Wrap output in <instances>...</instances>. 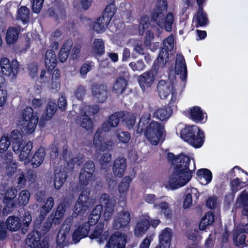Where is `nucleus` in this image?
I'll use <instances>...</instances> for the list:
<instances>
[{
  "label": "nucleus",
  "mask_w": 248,
  "mask_h": 248,
  "mask_svg": "<svg viewBox=\"0 0 248 248\" xmlns=\"http://www.w3.org/2000/svg\"><path fill=\"white\" fill-rule=\"evenodd\" d=\"M101 129H97L94 134L93 140V144L97 150L105 152L111 150L114 146L115 142L112 137L107 136H101Z\"/></svg>",
  "instance_id": "nucleus-6"
},
{
  "label": "nucleus",
  "mask_w": 248,
  "mask_h": 248,
  "mask_svg": "<svg viewBox=\"0 0 248 248\" xmlns=\"http://www.w3.org/2000/svg\"><path fill=\"white\" fill-rule=\"evenodd\" d=\"M66 177V172L64 169L55 170L54 186L56 189H59L61 187L65 182Z\"/></svg>",
  "instance_id": "nucleus-28"
},
{
  "label": "nucleus",
  "mask_w": 248,
  "mask_h": 248,
  "mask_svg": "<svg viewBox=\"0 0 248 248\" xmlns=\"http://www.w3.org/2000/svg\"><path fill=\"white\" fill-rule=\"evenodd\" d=\"M93 173L90 171H86L85 170H81L79 176V185L81 189L90 185L93 180Z\"/></svg>",
  "instance_id": "nucleus-29"
},
{
  "label": "nucleus",
  "mask_w": 248,
  "mask_h": 248,
  "mask_svg": "<svg viewBox=\"0 0 248 248\" xmlns=\"http://www.w3.org/2000/svg\"><path fill=\"white\" fill-rule=\"evenodd\" d=\"M17 191L16 189L10 188L8 189L5 193L3 198V202L5 204V209H8L9 211L11 209L15 206V203L12 200L16 197Z\"/></svg>",
  "instance_id": "nucleus-26"
},
{
  "label": "nucleus",
  "mask_w": 248,
  "mask_h": 248,
  "mask_svg": "<svg viewBox=\"0 0 248 248\" xmlns=\"http://www.w3.org/2000/svg\"><path fill=\"white\" fill-rule=\"evenodd\" d=\"M172 111L169 107L160 108L155 110L154 115L161 121H164L170 116Z\"/></svg>",
  "instance_id": "nucleus-37"
},
{
  "label": "nucleus",
  "mask_w": 248,
  "mask_h": 248,
  "mask_svg": "<svg viewBox=\"0 0 248 248\" xmlns=\"http://www.w3.org/2000/svg\"><path fill=\"white\" fill-rule=\"evenodd\" d=\"M38 117L33 113L32 108H26L23 111L22 117L19 121L20 128L23 133L31 134L36 128Z\"/></svg>",
  "instance_id": "nucleus-3"
},
{
  "label": "nucleus",
  "mask_w": 248,
  "mask_h": 248,
  "mask_svg": "<svg viewBox=\"0 0 248 248\" xmlns=\"http://www.w3.org/2000/svg\"><path fill=\"white\" fill-rule=\"evenodd\" d=\"M56 7L50 12V15L56 19L64 20L66 17V11L63 3L61 1H55Z\"/></svg>",
  "instance_id": "nucleus-27"
},
{
  "label": "nucleus",
  "mask_w": 248,
  "mask_h": 248,
  "mask_svg": "<svg viewBox=\"0 0 248 248\" xmlns=\"http://www.w3.org/2000/svg\"><path fill=\"white\" fill-rule=\"evenodd\" d=\"M45 65L48 70L53 69L57 65V57L54 52L52 50L47 51L45 54Z\"/></svg>",
  "instance_id": "nucleus-30"
},
{
  "label": "nucleus",
  "mask_w": 248,
  "mask_h": 248,
  "mask_svg": "<svg viewBox=\"0 0 248 248\" xmlns=\"http://www.w3.org/2000/svg\"><path fill=\"white\" fill-rule=\"evenodd\" d=\"M125 115L123 111L115 112L111 115L108 120L102 124L101 127L98 129H101L105 132H109L112 128H115L118 125L120 120L123 118Z\"/></svg>",
  "instance_id": "nucleus-13"
},
{
  "label": "nucleus",
  "mask_w": 248,
  "mask_h": 248,
  "mask_svg": "<svg viewBox=\"0 0 248 248\" xmlns=\"http://www.w3.org/2000/svg\"><path fill=\"white\" fill-rule=\"evenodd\" d=\"M129 187V184L125 178L123 179L122 182L120 184L118 191L121 196L125 195Z\"/></svg>",
  "instance_id": "nucleus-58"
},
{
  "label": "nucleus",
  "mask_w": 248,
  "mask_h": 248,
  "mask_svg": "<svg viewBox=\"0 0 248 248\" xmlns=\"http://www.w3.org/2000/svg\"><path fill=\"white\" fill-rule=\"evenodd\" d=\"M244 233H248V224L243 225L236 229L233 233V239L237 240L239 235Z\"/></svg>",
  "instance_id": "nucleus-62"
},
{
  "label": "nucleus",
  "mask_w": 248,
  "mask_h": 248,
  "mask_svg": "<svg viewBox=\"0 0 248 248\" xmlns=\"http://www.w3.org/2000/svg\"><path fill=\"white\" fill-rule=\"evenodd\" d=\"M204 0H197L198 9L193 16V22L196 28L203 27L209 23L208 15L203 9Z\"/></svg>",
  "instance_id": "nucleus-7"
},
{
  "label": "nucleus",
  "mask_w": 248,
  "mask_h": 248,
  "mask_svg": "<svg viewBox=\"0 0 248 248\" xmlns=\"http://www.w3.org/2000/svg\"><path fill=\"white\" fill-rule=\"evenodd\" d=\"M127 168L126 161L124 157H118L114 161L112 168L113 174L119 178L122 177Z\"/></svg>",
  "instance_id": "nucleus-19"
},
{
  "label": "nucleus",
  "mask_w": 248,
  "mask_h": 248,
  "mask_svg": "<svg viewBox=\"0 0 248 248\" xmlns=\"http://www.w3.org/2000/svg\"><path fill=\"white\" fill-rule=\"evenodd\" d=\"M167 158L169 163L174 166V170L169 180L164 182L163 185L166 188L174 190L180 188L186 184V155L182 153L175 155L171 153L167 154Z\"/></svg>",
  "instance_id": "nucleus-1"
},
{
  "label": "nucleus",
  "mask_w": 248,
  "mask_h": 248,
  "mask_svg": "<svg viewBox=\"0 0 248 248\" xmlns=\"http://www.w3.org/2000/svg\"><path fill=\"white\" fill-rule=\"evenodd\" d=\"M127 86V81L122 77L118 78L115 82L113 90L117 94H122L125 90Z\"/></svg>",
  "instance_id": "nucleus-41"
},
{
  "label": "nucleus",
  "mask_w": 248,
  "mask_h": 248,
  "mask_svg": "<svg viewBox=\"0 0 248 248\" xmlns=\"http://www.w3.org/2000/svg\"><path fill=\"white\" fill-rule=\"evenodd\" d=\"M188 118L195 124H205L208 119L207 113L201 107L194 106L187 110Z\"/></svg>",
  "instance_id": "nucleus-9"
},
{
  "label": "nucleus",
  "mask_w": 248,
  "mask_h": 248,
  "mask_svg": "<svg viewBox=\"0 0 248 248\" xmlns=\"http://www.w3.org/2000/svg\"><path fill=\"white\" fill-rule=\"evenodd\" d=\"M30 193L28 190H23L21 191L18 195V201L20 205H25L29 201Z\"/></svg>",
  "instance_id": "nucleus-50"
},
{
  "label": "nucleus",
  "mask_w": 248,
  "mask_h": 248,
  "mask_svg": "<svg viewBox=\"0 0 248 248\" xmlns=\"http://www.w3.org/2000/svg\"><path fill=\"white\" fill-rule=\"evenodd\" d=\"M54 204V199L52 197H49L45 204L42 206L40 211L41 216L44 218L48 212L52 209Z\"/></svg>",
  "instance_id": "nucleus-45"
},
{
  "label": "nucleus",
  "mask_w": 248,
  "mask_h": 248,
  "mask_svg": "<svg viewBox=\"0 0 248 248\" xmlns=\"http://www.w3.org/2000/svg\"><path fill=\"white\" fill-rule=\"evenodd\" d=\"M111 159V155L108 153L104 154L101 157L100 164L103 169H106L108 167V163Z\"/></svg>",
  "instance_id": "nucleus-59"
},
{
  "label": "nucleus",
  "mask_w": 248,
  "mask_h": 248,
  "mask_svg": "<svg viewBox=\"0 0 248 248\" xmlns=\"http://www.w3.org/2000/svg\"><path fill=\"white\" fill-rule=\"evenodd\" d=\"M236 202L242 207L248 206V192L246 190H243L238 195Z\"/></svg>",
  "instance_id": "nucleus-51"
},
{
  "label": "nucleus",
  "mask_w": 248,
  "mask_h": 248,
  "mask_svg": "<svg viewBox=\"0 0 248 248\" xmlns=\"http://www.w3.org/2000/svg\"><path fill=\"white\" fill-rule=\"evenodd\" d=\"M139 83L143 90L150 87L155 80V77L152 70L146 72L138 77Z\"/></svg>",
  "instance_id": "nucleus-21"
},
{
  "label": "nucleus",
  "mask_w": 248,
  "mask_h": 248,
  "mask_svg": "<svg viewBox=\"0 0 248 248\" xmlns=\"http://www.w3.org/2000/svg\"><path fill=\"white\" fill-rule=\"evenodd\" d=\"M70 227L68 224H62L57 235V243L61 246H65L67 244L69 236Z\"/></svg>",
  "instance_id": "nucleus-24"
},
{
  "label": "nucleus",
  "mask_w": 248,
  "mask_h": 248,
  "mask_svg": "<svg viewBox=\"0 0 248 248\" xmlns=\"http://www.w3.org/2000/svg\"><path fill=\"white\" fill-rule=\"evenodd\" d=\"M72 45L73 42L71 40H67L63 45L59 54V59L60 62H63L66 60L70 54V50Z\"/></svg>",
  "instance_id": "nucleus-33"
},
{
  "label": "nucleus",
  "mask_w": 248,
  "mask_h": 248,
  "mask_svg": "<svg viewBox=\"0 0 248 248\" xmlns=\"http://www.w3.org/2000/svg\"><path fill=\"white\" fill-rule=\"evenodd\" d=\"M150 118L149 113H145L139 123L137 131L139 133L144 131V135L151 143L156 145L160 140H164V127L155 121L149 123Z\"/></svg>",
  "instance_id": "nucleus-2"
},
{
  "label": "nucleus",
  "mask_w": 248,
  "mask_h": 248,
  "mask_svg": "<svg viewBox=\"0 0 248 248\" xmlns=\"http://www.w3.org/2000/svg\"><path fill=\"white\" fill-rule=\"evenodd\" d=\"M235 193L233 192L228 193L225 196L224 203L227 206H230L233 202L235 197Z\"/></svg>",
  "instance_id": "nucleus-64"
},
{
  "label": "nucleus",
  "mask_w": 248,
  "mask_h": 248,
  "mask_svg": "<svg viewBox=\"0 0 248 248\" xmlns=\"http://www.w3.org/2000/svg\"><path fill=\"white\" fill-rule=\"evenodd\" d=\"M93 99L99 103H103L108 97L107 87L104 84L95 85L92 88Z\"/></svg>",
  "instance_id": "nucleus-18"
},
{
  "label": "nucleus",
  "mask_w": 248,
  "mask_h": 248,
  "mask_svg": "<svg viewBox=\"0 0 248 248\" xmlns=\"http://www.w3.org/2000/svg\"><path fill=\"white\" fill-rule=\"evenodd\" d=\"M45 155V152L44 148L39 149L35 153L31 159L32 165L34 168L39 166L43 162Z\"/></svg>",
  "instance_id": "nucleus-34"
},
{
  "label": "nucleus",
  "mask_w": 248,
  "mask_h": 248,
  "mask_svg": "<svg viewBox=\"0 0 248 248\" xmlns=\"http://www.w3.org/2000/svg\"><path fill=\"white\" fill-rule=\"evenodd\" d=\"M32 148V144L31 142H23V144L20 147V154L19 155V159L21 160H25L28 158L31 151Z\"/></svg>",
  "instance_id": "nucleus-40"
},
{
  "label": "nucleus",
  "mask_w": 248,
  "mask_h": 248,
  "mask_svg": "<svg viewBox=\"0 0 248 248\" xmlns=\"http://www.w3.org/2000/svg\"><path fill=\"white\" fill-rule=\"evenodd\" d=\"M205 141L204 132L197 125H187V143L195 148H201Z\"/></svg>",
  "instance_id": "nucleus-4"
},
{
  "label": "nucleus",
  "mask_w": 248,
  "mask_h": 248,
  "mask_svg": "<svg viewBox=\"0 0 248 248\" xmlns=\"http://www.w3.org/2000/svg\"><path fill=\"white\" fill-rule=\"evenodd\" d=\"M129 65L134 71H141L145 67V65L141 60L131 62Z\"/></svg>",
  "instance_id": "nucleus-55"
},
{
  "label": "nucleus",
  "mask_w": 248,
  "mask_h": 248,
  "mask_svg": "<svg viewBox=\"0 0 248 248\" xmlns=\"http://www.w3.org/2000/svg\"><path fill=\"white\" fill-rule=\"evenodd\" d=\"M89 199V193L87 191H82L75 204L72 214L73 217H76L79 215H83L89 210L90 205Z\"/></svg>",
  "instance_id": "nucleus-8"
},
{
  "label": "nucleus",
  "mask_w": 248,
  "mask_h": 248,
  "mask_svg": "<svg viewBox=\"0 0 248 248\" xmlns=\"http://www.w3.org/2000/svg\"><path fill=\"white\" fill-rule=\"evenodd\" d=\"M99 111V107L98 105L87 106L83 105L80 107L81 114H94Z\"/></svg>",
  "instance_id": "nucleus-46"
},
{
  "label": "nucleus",
  "mask_w": 248,
  "mask_h": 248,
  "mask_svg": "<svg viewBox=\"0 0 248 248\" xmlns=\"http://www.w3.org/2000/svg\"><path fill=\"white\" fill-rule=\"evenodd\" d=\"M26 242L31 248H49V244L46 240L40 241V234L38 231H33L30 233Z\"/></svg>",
  "instance_id": "nucleus-15"
},
{
  "label": "nucleus",
  "mask_w": 248,
  "mask_h": 248,
  "mask_svg": "<svg viewBox=\"0 0 248 248\" xmlns=\"http://www.w3.org/2000/svg\"><path fill=\"white\" fill-rule=\"evenodd\" d=\"M150 221L148 219L144 218L140 221L136 225L135 233L137 236L144 234L149 228Z\"/></svg>",
  "instance_id": "nucleus-35"
},
{
  "label": "nucleus",
  "mask_w": 248,
  "mask_h": 248,
  "mask_svg": "<svg viewBox=\"0 0 248 248\" xmlns=\"http://www.w3.org/2000/svg\"><path fill=\"white\" fill-rule=\"evenodd\" d=\"M187 238L192 241L200 240L202 239V236L200 234V232L198 229L192 230L187 234Z\"/></svg>",
  "instance_id": "nucleus-60"
},
{
  "label": "nucleus",
  "mask_w": 248,
  "mask_h": 248,
  "mask_svg": "<svg viewBox=\"0 0 248 248\" xmlns=\"http://www.w3.org/2000/svg\"><path fill=\"white\" fill-rule=\"evenodd\" d=\"M196 164L194 158L187 155V183L191 179L193 174H195Z\"/></svg>",
  "instance_id": "nucleus-42"
},
{
  "label": "nucleus",
  "mask_w": 248,
  "mask_h": 248,
  "mask_svg": "<svg viewBox=\"0 0 248 248\" xmlns=\"http://www.w3.org/2000/svg\"><path fill=\"white\" fill-rule=\"evenodd\" d=\"M1 72L10 78L11 80H14L16 78L19 72V65L16 60L12 62L6 57H2L0 60Z\"/></svg>",
  "instance_id": "nucleus-5"
},
{
  "label": "nucleus",
  "mask_w": 248,
  "mask_h": 248,
  "mask_svg": "<svg viewBox=\"0 0 248 248\" xmlns=\"http://www.w3.org/2000/svg\"><path fill=\"white\" fill-rule=\"evenodd\" d=\"M100 202L106 206L103 213V217L105 220H109L112 215L116 201L113 199H109L107 194H103L100 197Z\"/></svg>",
  "instance_id": "nucleus-16"
},
{
  "label": "nucleus",
  "mask_w": 248,
  "mask_h": 248,
  "mask_svg": "<svg viewBox=\"0 0 248 248\" xmlns=\"http://www.w3.org/2000/svg\"><path fill=\"white\" fill-rule=\"evenodd\" d=\"M9 138L12 142L14 152L15 153H18L23 142H24L21 134L18 130H14L11 133Z\"/></svg>",
  "instance_id": "nucleus-20"
},
{
  "label": "nucleus",
  "mask_w": 248,
  "mask_h": 248,
  "mask_svg": "<svg viewBox=\"0 0 248 248\" xmlns=\"http://www.w3.org/2000/svg\"><path fill=\"white\" fill-rule=\"evenodd\" d=\"M11 141L7 136H2L0 140V152L6 151L10 145Z\"/></svg>",
  "instance_id": "nucleus-54"
},
{
  "label": "nucleus",
  "mask_w": 248,
  "mask_h": 248,
  "mask_svg": "<svg viewBox=\"0 0 248 248\" xmlns=\"http://www.w3.org/2000/svg\"><path fill=\"white\" fill-rule=\"evenodd\" d=\"M62 155L65 161H68L67 164L70 169H72L75 165L79 166L83 162L82 155H78L71 158V154L69 153L67 146H64L63 147Z\"/></svg>",
  "instance_id": "nucleus-23"
},
{
  "label": "nucleus",
  "mask_w": 248,
  "mask_h": 248,
  "mask_svg": "<svg viewBox=\"0 0 248 248\" xmlns=\"http://www.w3.org/2000/svg\"><path fill=\"white\" fill-rule=\"evenodd\" d=\"M84 116L80 122V125L86 130L92 129L93 127V123L91 119L87 114H83Z\"/></svg>",
  "instance_id": "nucleus-52"
},
{
  "label": "nucleus",
  "mask_w": 248,
  "mask_h": 248,
  "mask_svg": "<svg viewBox=\"0 0 248 248\" xmlns=\"http://www.w3.org/2000/svg\"><path fill=\"white\" fill-rule=\"evenodd\" d=\"M17 18L23 22L26 23L29 21L30 18V11L26 6H22L18 10Z\"/></svg>",
  "instance_id": "nucleus-48"
},
{
  "label": "nucleus",
  "mask_w": 248,
  "mask_h": 248,
  "mask_svg": "<svg viewBox=\"0 0 248 248\" xmlns=\"http://www.w3.org/2000/svg\"><path fill=\"white\" fill-rule=\"evenodd\" d=\"M115 12V6L112 4H108L103 14V17L106 19L108 18V21H110Z\"/></svg>",
  "instance_id": "nucleus-53"
},
{
  "label": "nucleus",
  "mask_w": 248,
  "mask_h": 248,
  "mask_svg": "<svg viewBox=\"0 0 248 248\" xmlns=\"http://www.w3.org/2000/svg\"><path fill=\"white\" fill-rule=\"evenodd\" d=\"M104 229V223L100 222L98 223L95 227L93 233L90 235L91 239H94L98 238L103 232Z\"/></svg>",
  "instance_id": "nucleus-57"
},
{
  "label": "nucleus",
  "mask_w": 248,
  "mask_h": 248,
  "mask_svg": "<svg viewBox=\"0 0 248 248\" xmlns=\"http://www.w3.org/2000/svg\"><path fill=\"white\" fill-rule=\"evenodd\" d=\"M154 207L155 208H158L160 210L161 213H163L164 211L168 209L170 206L169 204L166 202H160L155 203L154 204Z\"/></svg>",
  "instance_id": "nucleus-63"
},
{
  "label": "nucleus",
  "mask_w": 248,
  "mask_h": 248,
  "mask_svg": "<svg viewBox=\"0 0 248 248\" xmlns=\"http://www.w3.org/2000/svg\"><path fill=\"white\" fill-rule=\"evenodd\" d=\"M163 46L165 50H162L159 53L157 58V62L158 66L163 68L165 67L166 63L169 60V53L168 51H171L174 46V39L173 37L171 35L168 37L167 39L164 40L163 42Z\"/></svg>",
  "instance_id": "nucleus-11"
},
{
  "label": "nucleus",
  "mask_w": 248,
  "mask_h": 248,
  "mask_svg": "<svg viewBox=\"0 0 248 248\" xmlns=\"http://www.w3.org/2000/svg\"><path fill=\"white\" fill-rule=\"evenodd\" d=\"M92 49L94 53L99 55L104 53L105 46L103 40L101 39H95Z\"/></svg>",
  "instance_id": "nucleus-44"
},
{
  "label": "nucleus",
  "mask_w": 248,
  "mask_h": 248,
  "mask_svg": "<svg viewBox=\"0 0 248 248\" xmlns=\"http://www.w3.org/2000/svg\"><path fill=\"white\" fill-rule=\"evenodd\" d=\"M65 212V206L63 204H60L56 211L55 216L52 219V223L54 224H60Z\"/></svg>",
  "instance_id": "nucleus-43"
},
{
  "label": "nucleus",
  "mask_w": 248,
  "mask_h": 248,
  "mask_svg": "<svg viewBox=\"0 0 248 248\" xmlns=\"http://www.w3.org/2000/svg\"><path fill=\"white\" fill-rule=\"evenodd\" d=\"M21 221L16 217L10 216L8 217L6 222L7 229L11 231H16L21 226Z\"/></svg>",
  "instance_id": "nucleus-32"
},
{
  "label": "nucleus",
  "mask_w": 248,
  "mask_h": 248,
  "mask_svg": "<svg viewBox=\"0 0 248 248\" xmlns=\"http://www.w3.org/2000/svg\"><path fill=\"white\" fill-rule=\"evenodd\" d=\"M90 225L89 223L85 222L82 226H79L73 234V240L75 243H78L79 240L87 236L90 230Z\"/></svg>",
  "instance_id": "nucleus-25"
},
{
  "label": "nucleus",
  "mask_w": 248,
  "mask_h": 248,
  "mask_svg": "<svg viewBox=\"0 0 248 248\" xmlns=\"http://www.w3.org/2000/svg\"><path fill=\"white\" fill-rule=\"evenodd\" d=\"M153 19L160 27H165L166 31H170L172 29L173 21V16L172 14L169 13L166 17L162 12H155L153 15Z\"/></svg>",
  "instance_id": "nucleus-14"
},
{
  "label": "nucleus",
  "mask_w": 248,
  "mask_h": 248,
  "mask_svg": "<svg viewBox=\"0 0 248 248\" xmlns=\"http://www.w3.org/2000/svg\"><path fill=\"white\" fill-rule=\"evenodd\" d=\"M157 91L158 95L161 99H166L171 94V102L173 103L175 101L176 93L173 90V85L170 82L164 80H160L157 85Z\"/></svg>",
  "instance_id": "nucleus-10"
},
{
  "label": "nucleus",
  "mask_w": 248,
  "mask_h": 248,
  "mask_svg": "<svg viewBox=\"0 0 248 248\" xmlns=\"http://www.w3.org/2000/svg\"><path fill=\"white\" fill-rule=\"evenodd\" d=\"M213 175L211 170L208 169L202 168L198 170L196 173V179L201 181L204 179L205 180V184L210 183L212 180Z\"/></svg>",
  "instance_id": "nucleus-31"
},
{
  "label": "nucleus",
  "mask_w": 248,
  "mask_h": 248,
  "mask_svg": "<svg viewBox=\"0 0 248 248\" xmlns=\"http://www.w3.org/2000/svg\"><path fill=\"white\" fill-rule=\"evenodd\" d=\"M125 114L124 118V121L127 127L129 128L132 127L135 123V117L132 113L124 112Z\"/></svg>",
  "instance_id": "nucleus-56"
},
{
  "label": "nucleus",
  "mask_w": 248,
  "mask_h": 248,
  "mask_svg": "<svg viewBox=\"0 0 248 248\" xmlns=\"http://www.w3.org/2000/svg\"><path fill=\"white\" fill-rule=\"evenodd\" d=\"M18 31L16 28L10 27L7 31L6 41L8 45L15 43L18 37Z\"/></svg>",
  "instance_id": "nucleus-38"
},
{
  "label": "nucleus",
  "mask_w": 248,
  "mask_h": 248,
  "mask_svg": "<svg viewBox=\"0 0 248 248\" xmlns=\"http://www.w3.org/2000/svg\"><path fill=\"white\" fill-rule=\"evenodd\" d=\"M57 109L56 104L52 101H49L46 108V116L45 119L47 120L51 118L56 112Z\"/></svg>",
  "instance_id": "nucleus-49"
},
{
  "label": "nucleus",
  "mask_w": 248,
  "mask_h": 248,
  "mask_svg": "<svg viewBox=\"0 0 248 248\" xmlns=\"http://www.w3.org/2000/svg\"><path fill=\"white\" fill-rule=\"evenodd\" d=\"M109 22L108 18L106 19L104 17L101 16L98 18L94 23L93 29L98 33L102 32L105 31Z\"/></svg>",
  "instance_id": "nucleus-39"
},
{
  "label": "nucleus",
  "mask_w": 248,
  "mask_h": 248,
  "mask_svg": "<svg viewBox=\"0 0 248 248\" xmlns=\"http://www.w3.org/2000/svg\"><path fill=\"white\" fill-rule=\"evenodd\" d=\"M131 217L130 213L126 210L118 212L114 217L113 227L116 230L123 229L127 227L130 223Z\"/></svg>",
  "instance_id": "nucleus-12"
},
{
  "label": "nucleus",
  "mask_w": 248,
  "mask_h": 248,
  "mask_svg": "<svg viewBox=\"0 0 248 248\" xmlns=\"http://www.w3.org/2000/svg\"><path fill=\"white\" fill-rule=\"evenodd\" d=\"M171 235L172 232L170 229L166 228L163 230L159 236V243L170 246Z\"/></svg>",
  "instance_id": "nucleus-36"
},
{
  "label": "nucleus",
  "mask_w": 248,
  "mask_h": 248,
  "mask_svg": "<svg viewBox=\"0 0 248 248\" xmlns=\"http://www.w3.org/2000/svg\"><path fill=\"white\" fill-rule=\"evenodd\" d=\"M116 137L120 141L124 143L128 142L131 138L130 134L127 132H118Z\"/></svg>",
  "instance_id": "nucleus-61"
},
{
  "label": "nucleus",
  "mask_w": 248,
  "mask_h": 248,
  "mask_svg": "<svg viewBox=\"0 0 248 248\" xmlns=\"http://www.w3.org/2000/svg\"><path fill=\"white\" fill-rule=\"evenodd\" d=\"M175 72L177 75H180V78L183 81L185 80L186 78V64L184 57L180 54L176 56Z\"/></svg>",
  "instance_id": "nucleus-22"
},
{
  "label": "nucleus",
  "mask_w": 248,
  "mask_h": 248,
  "mask_svg": "<svg viewBox=\"0 0 248 248\" xmlns=\"http://www.w3.org/2000/svg\"><path fill=\"white\" fill-rule=\"evenodd\" d=\"M191 192H189V189L187 188V208L190 207L192 204V200L195 201L198 200L200 193L197 189L192 188L190 189Z\"/></svg>",
  "instance_id": "nucleus-47"
},
{
  "label": "nucleus",
  "mask_w": 248,
  "mask_h": 248,
  "mask_svg": "<svg viewBox=\"0 0 248 248\" xmlns=\"http://www.w3.org/2000/svg\"><path fill=\"white\" fill-rule=\"evenodd\" d=\"M125 235L117 232L111 236L106 247L108 248H125Z\"/></svg>",
  "instance_id": "nucleus-17"
}]
</instances>
